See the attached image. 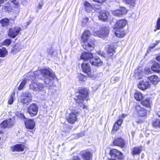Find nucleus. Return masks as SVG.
Wrapping results in <instances>:
<instances>
[{"mask_svg":"<svg viewBox=\"0 0 160 160\" xmlns=\"http://www.w3.org/2000/svg\"><path fill=\"white\" fill-rule=\"evenodd\" d=\"M37 71L39 72L38 74L35 75H33L35 79L34 81H32L31 82L32 83L29 85V88L34 91H40L44 88V85L42 83L35 82L36 79L37 77H39V74L41 73L43 77L45 78L44 82L47 84L49 83L50 80L54 79L55 75L53 73L46 69L41 70V71H37Z\"/></svg>","mask_w":160,"mask_h":160,"instance_id":"obj_1","label":"nucleus"},{"mask_svg":"<svg viewBox=\"0 0 160 160\" xmlns=\"http://www.w3.org/2000/svg\"><path fill=\"white\" fill-rule=\"evenodd\" d=\"M90 33L88 30L85 31L82 36V45L83 48L86 50L91 51L93 49L94 46V39H88L90 36Z\"/></svg>","mask_w":160,"mask_h":160,"instance_id":"obj_2","label":"nucleus"},{"mask_svg":"<svg viewBox=\"0 0 160 160\" xmlns=\"http://www.w3.org/2000/svg\"><path fill=\"white\" fill-rule=\"evenodd\" d=\"M127 23V21L125 19L118 20L115 26V34L118 37H123L126 34L123 28Z\"/></svg>","mask_w":160,"mask_h":160,"instance_id":"obj_3","label":"nucleus"},{"mask_svg":"<svg viewBox=\"0 0 160 160\" xmlns=\"http://www.w3.org/2000/svg\"><path fill=\"white\" fill-rule=\"evenodd\" d=\"M38 71L35 72L34 73L27 74L26 75L27 78L24 79L20 82L18 88V90H22L26 83L29 82V81L32 82V81H34L35 80V78L33 76V75H35V74H38Z\"/></svg>","mask_w":160,"mask_h":160,"instance_id":"obj_4","label":"nucleus"},{"mask_svg":"<svg viewBox=\"0 0 160 160\" xmlns=\"http://www.w3.org/2000/svg\"><path fill=\"white\" fill-rule=\"evenodd\" d=\"M78 112L76 110H72L70 113L67 117L66 119L68 122L71 124L74 123L77 120V116Z\"/></svg>","mask_w":160,"mask_h":160,"instance_id":"obj_5","label":"nucleus"},{"mask_svg":"<svg viewBox=\"0 0 160 160\" xmlns=\"http://www.w3.org/2000/svg\"><path fill=\"white\" fill-rule=\"evenodd\" d=\"M109 29L108 28H103L100 31H94L93 35L95 36L104 38L107 37L108 34Z\"/></svg>","mask_w":160,"mask_h":160,"instance_id":"obj_6","label":"nucleus"},{"mask_svg":"<svg viewBox=\"0 0 160 160\" xmlns=\"http://www.w3.org/2000/svg\"><path fill=\"white\" fill-rule=\"evenodd\" d=\"M38 107L35 104H31L27 108V111L31 117L35 116L37 114Z\"/></svg>","mask_w":160,"mask_h":160,"instance_id":"obj_7","label":"nucleus"},{"mask_svg":"<svg viewBox=\"0 0 160 160\" xmlns=\"http://www.w3.org/2000/svg\"><path fill=\"white\" fill-rule=\"evenodd\" d=\"M135 111L138 115L142 117L145 116L147 114V111L146 109L139 104H136L135 106Z\"/></svg>","mask_w":160,"mask_h":160,"instance_id":"obj_8","label":"nucleus"},{"mask_svg":"<svg viewBox=\"0 0 160 160\" xmlns=\"http://www.w3.org/2000/svg\"><path fill=\"white\" fill-rule=\"evenodd\" d=\"M128 11L124 7H121L118 10L112 11V14L117 17H121L122 15L126 14Z\"/></svg>","mask_w":160,"mask_h":160,"instance_id":"obj_9","label":"nucleus"},{"mask_svg":"<svg viewBox=\"0 0 160 160\" xmlns=\"http://www.w3.org/2000/svg\"><path fill=\"white\" fill-rule=\"evenodd\" d=\"M151 84L149 83V82L146 78L145 81L142 80L138 84V88L142 90H145L150 87Z\"/></svg>","mask_w":160,"mask_h":160,"instance_id":"obj_10","label":"nucleus"},{"mask_svg":"<svg viewBox=\"0 0 160 160\" xmlns=\"http://www.w3.org/2000/svg\"><path fill=\"white\" fill-rule=\"evenodd\" d=\"M86 98L85 97H83L81 95H79L76 96L75 98V99L76 100V103L80 105V107L83 109L85 108L87 109L88 107L87 106L85 105L83 103V101Z\"/></svg>","mask_w":160,"mask_h":160,"instance_id":"obj_11","label":"nucleus"},{"mask_svg":"<svg viewBox=\"0 0 160 160\" xmlns=\"http://www.w3.org/2000/svg\"><path fill=\"white\" fill-rule=\"evenodd\" d=\"M32 100V95L28 92L24 94L22 97L21 102L24 104H27L28 102H31Z\"/></svg>","mask_w":160,"mask_h":160,"instance_id":"obj_12","label":"nucleus"},{"mask_svg":"<svg viewBox=\"0 0 160 160\" xmlns=\"http://www.w3.org/2000/svg\"><path fill=\"white\" fill-rule=\"evenodd\" d=\"M81 67L83 72L87 73L90 77L92 76L91 72V69L88 64L83 63L82 64Z\"/></svg>","mask_w":160,"mask_h":160,"instance_id":"obj_13","label":"nucleus"},{"mask_svg":"<svg viewBox=\"0 0 160 160\" xmlns=\"http://www.w3.org/2000/svg\"><path fill=\"white\" fill-rule=\"evenodd\" d=\"M25 124L26 128L29 129H33L35 125V121L32 119L25 120Z\"/></svg>","mask_w":160,"mask_h":160,"instance_id":"obj_14","label":"nucleus"},{"mask_svg":"<svg viewBox=\"0 0 160 160\" xmlns=\"http://www.w3.org/2000/svg\"><path fill=\"white\" fill-rule=\"evenodd\" d=\"M90 62L92 64L96 66H101L102 64V62L99 58L98 57L94 58L92 57L91 58Z\"/></svg>","mask_w":160,"mask_h":160,"instance_id":"obj_15","label":"nucleus"},{"mask_svg":"<svg viewBox=\"0 0 160 160\" xmlns=\"http://www.w3.org/2000/svg\"><path fill=\"white\" fill-rule=\"evenodd\" d=\"M21 28L19 27H16L14 28L11 29V38H15L16 36L21 34Z\"/></svg>","mask_w":160,"mask_h":160,"instance_id":"obj_16","label":"nucleus"},{"mask_svg":"<svg viewBox=\"0 0 160 160\" xmlns=\"http://www.w3.org/2000/svg\"><path fill=\"white\" fill-rule=\"evenodd\" d=\"M114 145L118 146L121 148H123L125 145L124 140L121 138H118L114 140L113 142Z\"/></svg>","mask_w":160,"mask_h":160,"instance_id":"obj_17","label":"nucleus"},{"mask_svg":"<svg viewBox=\"0 0 160 160\" xmlns=\"http://www.w3.org/2000/svg\"><path fill=\"white\" fill-rule=\"evenodd\" d=\"M92 57L93 54L92 53L84 52L82 54L80 58L82 59H83L84 61H87L90 60V59Z\"/></svg>","mask_w":160,"mask_h":160,"instance_id":"obj_18","label":"nucleus"},{"mask_svg":"<svg viewBox=\"0 0 160 160\" xmlns=\"http://www.w3.org/2000/svg\"><path fill=\"white\" fill-rule=\"evenodd\" d=\"M146 78L147 79V81H150L151 82L154 84H157L160 81V79L156 75H152L150 77L147 78Z\"/></svg>","mask_w":160,"mask_h":160,"instance_id":"obj_19","label":"nucleus"},{"mask_svg":"<svg viewBox=\"0 0 160 160\" xmlns=\"http://www.w3.org/2000/svg\"><path fill=\"white\" fill-rule=\"evenodd\" d=\"M141 103L143 106L147 107H149L151 106L152 101L151 98L148 97L146 99L142 101Z\"/></svg>","mask_w":160,"mask_h":160,"instance_id":"obj_20","label":"nucleus"},{"mask_svg":"<svg viewBox=\"0 0 160 160\" xmlns=\"http://www.w3.org/2000/svg\"><path fill=\"white\" fill-rule=\"evenodd\" d=\"M108 14V13L105 11H102L99 14V18L102 21H105L107 20Z\"/></svg>","mask_w":160,"mask_h":160,"instance_id":"obj_21","label":"nucleus"},{"mask_svg":"<svg viewBox=\"0 0 160 160\" xmlns=\"http://www.w3.org/2000/svg\"><path fill=\"white\" fill-rule=\"evenodd\" d=\"M152 70L154 72H160V64L157 63H154L151 67Z\"/></svg>","mask_w":160,"mask_h":160,"instance_id":"obj_22","label":"nucleus"},{"mask_svg":"<svg viewBox=\"0 0 160 160\" xmlns=\"http://www.w3.org/2000/svg\"><path fill=\"white\" fill-rule=\"evenodd\" d=\"M82 156L85 160H91L92 158V155L89 152H85L84 153L83 152Z\"/></svg>","mask_w":160,"mask_h":160,"instance_id":"obj_23","label":"nucleus"},{"mask_svg":"<svg viewBox=\"0 0 160 160\" xmlns=\"http://www.w3.org/2000/svg\"><path fill=\"white\" fill-rule=\"evenodd\" d=\"M80 95L82 96L83 97L87 98L88 95V90L86 88H81L79 90Z\"/></svg>","mask_w":160,"mask_h":160,"instance_id":"obj_24","label":"nucleus"},{"mask_svg":"<svg viewBox=\"0 0 160 160\" xmlns=\"http://www.w3.org/2000/svg\"><path fill=\"white\" fill-rule=\"evenodd\" d=\"M18 8L17 7L16 8L15 10H13V11H11V14L12 16V18H11V19H12L13 21L14 20L16 17L18 16Z\"/></svg>","mask_w":160,"mask_h":160,"instance_id":"obj_25","label":"nucleus"},{"mask_svg":"<svg viewBox=\"0 0 160 160\" xmlns=\"http://www.w3.org/2000/svg\"><path fill=\"white\" fill-rule=\"evenodd\" d=\"M115 52V49L113 47L109 46L107 51V56L108 57H112Z\"/></svg>","mask_w":160,"mask_h":160,"instance_id":"obj_26","label":"nucleus"},{"mask_svg":"<svg viewBox=\"0 0 160 160\" xmlns=\"http://www.w3.org/2000/svg\"><path fill=\"white\" fill-rule=\"evenodd\" d=\"M134 98L137 100L140 101L144 98L142 94L140 92H136L134 94Z\"/></svg>","mask_w":160,"mask_h":160,"instance_id":"obj_27","label":"nucleus"},{"mask_svg":"<svg viewBox=\"0 0 160 160\" xmlns=\"http://www.w3.org/2000/svg\"><path fill=\"white\" fill-rule=\"evenodd\" d=\"M12 150H24L26 148L25 146L22 144H17L13 146L12 148Z\"/></svg>","mask_w":160,"mask_h":160,"instance_id":"obj_28","label":"nucleus"},{"mask_svg":"<svg viewBox=\"0 0 160 160\" xmlns=\"http://www.w3.org/2000/svg\"><path fill=\"white\" fill-rule=\"evenodd\" d=\"M9 21L8 19L4 18L0 20V23L2 27H6L9 24Z\"/></svg>","mask_w":160,"mask_h":160,"instance_id":"obj_29","label":"nucleus"},{"mask_svg":"<svg viewBox=\"0 0 160 160\" xmlns=\"http://www.w3.org/2000/svg\"><path fill=\"white\" fill-rule=\"evenodd\" d=\"M19 44H17L12 48L11 52L13 53H16L19 51Z\"/></svg>","mask_w":160,"mask_h":160,"instance_id":"obj_30","label":"nucleus"},{"mask_svg":"<svg viewBox=\"0 0 160 160\" xmlns=\"http://www.w3.org/2000/svg\"><path fill=\"white\" fill-rule=\"evenodd\" d=\"M7 54V52L5 48H3L0 49V57H4Z\"/></svg>","mask_w":160,"mask_h":160,"instance_id":"obj_31","label":"nucleus"},{"mask_svg":"<svg viewBox=\"0 0 160 160\" xmlns=\"http://www.w3.org/2000/svg\"><path fill=\"white\" fill-rule=\"evenodd\" d=\"M126 3L129 5L131 7H133L135 5L136 0H125Z\"/></svg>","mask_w":160,"mask_h":160,"instance_id":"obj_32","label":"nucleus"},{"mask_svg":"<svg viewBox=\"0 0 160 160\" xmlns=\"http://www.w3.org/2000/svg\"><path fill=\"white\" fill-rule=\"evenodd\" d=\"M152 124L153 126L155 127L160 128V120L157 119L153 121Z\"/></svg>","mask_w":160,"mask_h":160,"instance_id":"obj_33","label":"nucleus"},{"mask_svg":"<svg viewBox=\"0 0 160 160\" xmlns=\"http://www.w3.org/2000/svg\"><path fill=\"white\" fill-rule=\"evenodd\" d=\"M8 121L7 120L3 121L0 124V127L2 128H6L8 126Z\"/></svg>","mask_w":160,"mask_h":160,"instance_id":"obj_34","label":"nucleus"},{"mask_svg":"<svg viewBox=\"0 0 160 160\" xmlns=\"http://www.w3.org/2000/svg\"><path fill=\"white\" fill-rule=\"evenodd\" d=\"M88 21V18H85L82 19V26L83 27L86 25Z\"/></svg>","mask_w":160,"mask_h":160,"instance_id":"obj_35","label":"nucleus"},{"mask_svg":"<svg viewBox=\"0 0 160 160\" xmlns=\"http://www.w3.org/2000/svg\"><path fill=\"white\" fill-rule=\"evenodd\" d=\"M156 29L154 30V32H156V30L160 29V18L157 20V25L156 26Z\"/></svg>","mask_w":160,"mask_h":160,"instance_id":"obj_36","label":"nucleus"},{"mask_svg":"<svg viewBox=\"0 0 160 160\" xmlns=\"http://www.w3.org/2000/svg\"><path fill=\"white\" fill-rule=\"evenodd\" d=\"M10 5L8 4L7 5L4 6L3 8V11L6 12H8L10 9Z\"/></svg>","mask_w":160,"mask_h":160,"instance_id":"obj_37","label":"nucleus"},{"mask_svg":"<svg viewBox=\"0 0 160 160\" xmlns=\"http://www.w3.org/2000/svg\"><path fill=\"white\" fill-rule=\"evenodd\" d=\"M15 93L13 92L11 96V104H12L13 101L15 100Z\"/></svg>","mask_w":160,"mask_h":160,"instance_id":"obj_38","label":"nucleus"},{"mask_svg":"<svg viewBox=\"0 0 160 160\" xmlns=\"http://www.w3.org/2000/svg\"><path fill=\"white\" fill-rule=\"evenodd\" d=\"M84 6L87 8H92V5L88 2L85 1L84 3Z\"/></svg>","mask_w":160,"mask_h":160,"instance_id":"obj_39","label":"nucleus"},{"mask_svg":"<svg viewBox=\"0 0 160 160\" xmlns=\"http://www.w3.org/2000/svg\"><path fill=\"white\" fill-rule=\"evenodd\" d=\"M85 77L82 74H80L79 76V80L82 82L83 81H84V79Z\"/></svg>","mask_w":160,"mask_h":160,"instance_id":"obj_40","label":"nucleus"},{"mask_svg":"<svg viewBox=\"0 0 160 160\" xmlns=\"http://www.w3.org/2000/svg\"><path fill=\"white\" fill-rule=\"evenodd\" d=\"M6 46H8L10 44V40L7 39L5 40L3 43Z\"/></svg>","mask_w":160,"mask_h":160,"instance_id":"obj_41","label":"nucleus"},{"mask_svg":"<svg viewBox=\"0 0 160 160\" xmlns=\"http://www.w3.org/2000/svg\"><path fill=\"white\" fill-rule=\"evenodd\" d=\"M119 128V126L117 123H115L113 128V130L116 131Z\"/></svg>","mask_w":160,"mask_h":160,"instance_id":"obj_42","label":"nucleus"},{"mask_svg":"<svg viewBox=\"0 0 160 160\" xmlns=\"http://www.w3.org/2000/svg\"><path fill=\"white\" fill-rule=\"evenodd\" d=\"M75 135L76 137L75 138L76 139H78L79 138L81 137L84 135L83 134L82 132L79 133L78 134H75Z\"/></svg>","mask_w":160,"mask_h":160,"instance_id":"obj_43","label":"nucleus"},{"mask_svg":"<svg viewBox=\"0 0 160 160\" xmlns=\"http://www.w3.org/2000/svg\"><path fill=\"white\" fill-rule=\"evenodd\" d=\"M92 8L95 11L97 12L98 10L100 9V7L98 5H95L94 7L93 8L92 7Z\"/></svg>","mask_w":160,"mask_h":160,"instance_id":"obj_44","label":"nucleus"},{"mask_svg":"<svg viewBox=\"0 0 160 160\" xmlns=\"http://www.w3.org/2000/svg\"><path fill=\"white\" fill-rule=\"evenodd\" d=\"M123 120L122 119H119L115 123H117L119 126H121Z\"/></svg>","mask_w":160,"mask_h":160,"instance_id":"obj_45","label":"nucleus"},{"mask_svg":"<svg viewBox=\"0 0 160 160\" xmlns=\"http://www.w3.org/2000/svg\"><path fill=\"white\" fill-rule=\"evenodd\" d=\"M140 153V151H132V153L133 155L138 154Z\"/></svg>","mask_w":160,"mask_h":160,"instance_id":"obj_46","label":"nucleus"},{"mask_svg":"<svg viewBox=\"0 0 160 160\" xmlns=\"http://www.w3.org/2000/svg\"><path fill=\"white\" fill-rule=\"evenodd\" d=\"M155 47L154 46H153L152 44V45H151L148 48L147 50V51L148 52L149 51H150L151 49Z\"/></svg>","mask_w":160,"mask_h":160,"instance_id":"obj_47","label":"nucleus"},{"mask_svg":"<svg viewBox=\"0 0 160 160\" xmlns=\"http://www.w3.org/2000/svg\"><path fill=\"white\" fill-rule=\"evenodd\" d=\"M54 52V50L53 49L51 48L48 51V54L50 55H52Z\"/></svg>","mask_w":160,"mask_h":160,"instance_id":"obj_48","label":"nucleus"},{"mask_svg":"<svg viewBox=\"0 0 160 160\" xmlns=\"http://www.w3.org/2000/svg\"><path fill=\"white\" fill-rule=\"evenodd\" d=\"M12 2L15 5H18V2L17 0H12Z\"/></svg>","mask_w":160,"mask_h":160,"instance_id":"obj_49","label":"nucleus"},{"mask_svg":"<svg viewBox=\"0 0 160 160\" xmlns=\"http://www.w3.org/2000/svg\"><path fill=\"white\" fill-rule=\"evenodd\" d=\"M133 150H141V149H142V147H135L133 148Z\"/></svg>","mask_w":160,"mask_h":160,"instance_id":"obj_50","label":"nucleus"},{"mask_svg":"<svg viewBox=\"0 0 160 160\" xmlns=\"http://www.w3.org/2000/svg\"><path fill=\"white\" fill-rule=\"evenodd\" d=\"M159 40L156 41V42L154 43H153L152 45L154 46V47H155L156 46L159 42Z\"/></svg>","mask_w":160,"mask_h":160,"instance_id":"obj_51","label":"nucleus"},{"mask_svg":"<svg viewBox=\"0 0 160 160\" xmlns=\"http://www.w3.org/2000/svg\"><path fill=\"white\" fill-rule=\"evenodd\" d=\"M105 1L106 0H98L97 1H96V2L99 3H102L105 2Z\"/></svg>","mask_w":160,"mask_h":160,"instance_id":"obj_52","label":"nucleus"},{"mask_svg":"<svg viewBox=\"0 0 160 160\" xmlns=\"http://www.w3.org/2000/svg\"><path fill=\"white\" fill-rule=\"evenodd\" d=\"M73 160H81V159L77 156H74Z\"/></svg>","mask_w":160,"mask_h":160,"instance_id":"obj_53","label":"nucleus"},{"mask_svg":"<svg viewBox=\"0 0 160 160\" xmlns=\"http://www.w3.org/2000/svg\"><path fill=\"white\" fill-rule=\"evenodd\" d=\"M156 59L158 62H160V55L157 56Z\"/></svg>","mask_w":160,"mask_h":160,"instance_id":"obj_54","label":"nucleus"},{"mask_svg":"<svg viewBox=\"0 0 160 160\" xmlns=\"http://www.w3.org/2000/svg\"><path fill=\"white\" fill-rule=\"evenodd\" d=\"M7 0H0V4L3 3L4 2L6 1Z\"/></svg>","mask_w":160,"mask_h":160,"instance_id":"obj_55","label":"nucleus"},{"mask_svg":"<svg viewBox=\"0 0 160 160\" xmlns=\"http://www.w3.org/2000/svg\"><path fill=\"white\" fill-rule=\"evenodd\" d=\"M119 79L118 78H117V77H116V78H112V80H115V79Z\"/></svg>","mask_w":160,"mask_h":160,"instance_id":"obj_56","label":"nucleus"},{"mask_svg":"<svg viewBox=\"0 0 160 160\" xmlns=\"http://www.w3.org/2000/svg\"><path fill=\"white\" fill-rule=\"evenodd\" d=\"M127 115L125 114H122V117L123 118H125L126 116Z\"/></svg>","mask_w":160,"mask_h":160,"instance_id":"obj_57","label":"nucleus"},{"mask_svg":"<svg viewBox=\"0 0 160 160\" xmlns=\"http://www.w3.org/2000/svg\"><path fill=\"white\" fill-rule=\"evenodd\" d=\"M42 7V5H41L40 4H39L38 6V8L39 9H41Z\"/></svg>","mask_w":160,"mask_h":160,"instance_id":"obj_58","label":"nucleus"},{"mask_svg":"<svg viewBox=\"0 0 160 160\" xmlns=\"http://www.w3.org/2000/svg\"><path fill=\"white\" fill-rule=\"evenodd\" d=\"M8 104H10V99L8 100Z\"/></svg>","mask_w":160,"mask_h":160,"instance_id":"obj_59","label":"nucleus"},{"mask_svg":"<svg viewBox=\"0 0 160 160\" xmlns=\"http://www.w3.org/2000/svg\"><path fill=\"white\" fill-rule=\"evenodd\" d=\"M150 143V142L149 141L147 142V144H149Z\"/></svg>","mask_w":160,"mask_h":160,"instance_id":"obj_60","label":"nucleus"},{"mask_svg":"<svg viewBox=\"0 0 160 160\" xmlns=\"http://www.w3.org/2000/svg\"><path fill=\"white\" fill-rule=\"evenodd\" d=\"M10 31V29H9V32L8 33V35L9 36V35H10V32H9V31Z\"/></svg>","mask_w":160,"mask_h":160,"instance_id":"obj_61","label":"nucleus"},{"mask_svg":"<svg viewBox=\"0 0 160 160\" xmlns=\"http://www.w3.org/2000/svg\"><path fill=\"white\" fill-rule=\"evenodd\" d=\"M111 150H118L116 149H112Z\"/></svg>","mask_w":160,"mask_h":160,"instance_id":"obj_62","label":"nucleus"},{"mask_svg":"<svg viewBox=\"0 0 160 160\" xmlns=\"http://www.w3.org/2000/svg\"><path fill=\"white\" fill-rule=\"evenodd\" d=\"M93 1H95V2H96V1H97L98 0H93Z\"/></svg>","mask_w":160,"mask_h":160,"instance_id":"obj_63","label":"nucleus"},{"mask_svg":"<svg viewBox=\"0 0 160 160\" xmlns=\"http://www.w3.org/2000/svg\"><path fill=\"white\" fill-rule=\"evenodd\" d=\"M2 133V131H1V130H0V133Z\"/></svg>","mask_w":160,"mask_h":160,"instance_id":"obj_64","label":"nucleus"}]
</instances>
